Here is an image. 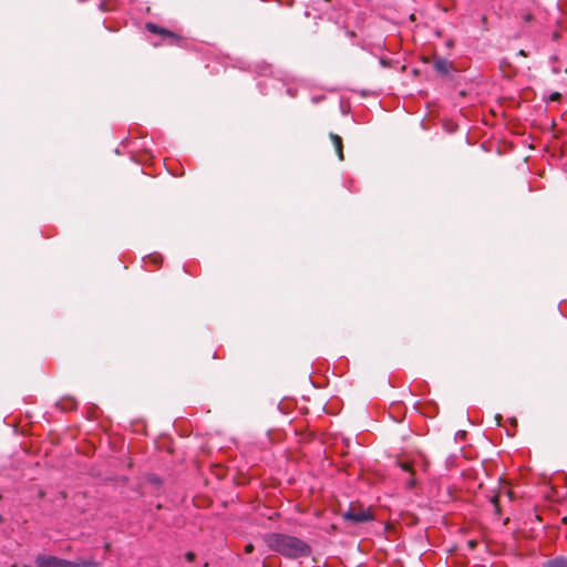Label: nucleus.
<instances>
[{"mask_svg":"<svg viewBox=\"0 0 567 567\" xmlns=\"http://www.w3.org/2000/svg\"><path fill=\"white\" fill-rule=\"evenodd\" d=\"M267 546L285 557L300 558L310 555V547L303 540L280 533H269L264 537Z\"/></svg>","mask_w":567,"mask_h":567,"instance_id":"nucleus-1","label":"nucleus"},{"mask_svg":"<svg viewBox=\"0 0 567 567\" xmlns=\"http://www.w3.org/2000/svg\"><path fill=\"white\" fill-rule=\"evenodd\" d=\"M344 519L351 520L355 524L368 522L372 519L369 512L364 509L350 508L343 514Z\"/></svg>","mask_w":567,"mask_h":567,"instance_id":"nucleus-2","label":"nucleus"},{"mask_svg":"<svg viewBox=\"0 0 567 567\" xmlns=\"http://www.w3.org/2000/svg\"><path fill=\"white\" fill-rule=\"evenodd\" d=\"M38 567H58V558L54 556L39 555L35 559Z\"/></svg>","mask_w":567,"mask_h":567,"instance_id":"nucleus-3","label":"nucleus"},{"mask_svg":"<svg viewBox=\"0 0 567 567\" xmlns=\"http://www.w3.org/2000/svg\"><path fill=\"white\" fill-rule=\"evenodd\" d=\"M331 141L334 145L336 152L338 154L339 159H343V151H342V140L337 134H330Z\"/></svg>","mask_w":567,"mask_h":567,"instance_id":"nucleus-4","label":"nucleus"},{"mask_svg":"<svg viewBox=\"0 0 567 567\" xmlns=\"http://www.w3.org/2000/svg\"><path fill=\"white\" fill-rule=\"evenodd\" d=\"M545 567H567V557L559 556L550 559L545 564Z\"/></svg>","mask_w":567,"mask_h":567,"instance_id":"nucleus-5","label":"nucleus"},{"mask_svg":"<svg viewBox=\"0 0 567 567\" xmlns=\"http://www.w3.org/2000/svg\"><path fill=\"white\" fill-rule=\"evenodd\" d=\"M146 28L148 31L153 32V33H158V34H164V35H172L171 32L164 30V29H161L158 28L156 24L154 23H147L146 24Z\"/></svg>","mask_w":567,"mask_h":567,"instance_id":"nucleus-6","label":"nucleus"},{"mask_svg":"<svg viewBox=\"0 0 567 567\" xmlns=\"http://www.w3.org/2000/svg\"><path fill=\"white\" fill-rule=\"evenodd\" d=\"M435 69L439 71V72H442V73H445L447 72V63L445 60H439L435 62Z\"/></svg>","mask_w":567,"mask_h":567,"instance_id":"nucleus-7","label":"nucleus"},{"mask_svg":"<svg viewBox=\"0 0 567 567\" xmlns=\"http://www.w3.org/2000/svg\"><path fill=\"white\" fill-rule=\"evenodd\" d=\"M73 566H74V564L72 561L58 558V567H73Z\"/></svg>","mask_w":567,"mask_h":567,"instance_id":"nucleus-8","label":"nucleus"},{"mask_svg":"<svg viewBox=\"0 0 567 567\" xmlns=\"http://www.w3.org/2000/svg\"><path fill=\"white\" fill-rule=\"evenodd\" d=\"M399 465H400V467L403 471L411 472V464L410 463H408V462H400Z\"/></svg>","mask_w":567,"mask_h":567,"instance_id":"nucleus-9","label":"nucleus"},{"mask_svg":"<svg viewBox=\"0 0 567 567\" xmlns=\"http://www.w3.org/2000/svg\"><path fill=\"white\" fill-rule=\"evenodd\" d=\"M150 261H153V262H158V260L161 259L159 256H148L147 258Z\"/></svg>","mask_w":567,"mask_h":567,"instance_id":"nucleus-10","label":"nucleus"},{"mask_svg":"<svg viewBox=\"0 0 567 567\" xmlns=\"http://www.w3.org/2000/svg\"><path fill=\"white\" fill-rule=\"evenodd\" d=\"M559 97H560V94H559V93H554V94H551V96H550V99H551L553 101H556V100H558Z\"/></svg>","mask_w":567,"mask_h":567,"instance_id":"nucleus-11","label":"nucleus"},{"mask_svg":"<svg viewBox=\"0 0 567 567\" xmlns=\"http://www.w3.org/2000/svg\"><path fill=\"white\" fill-rule=\"evenodd\" d=\"M186 557H187V559H188L189 561H192V560L194 559V554H193V553H188V554L186 555Z\"/></svg>","mask_w":567,"mask_h":567,"instance_id":"nucleus-12","label":"nucleus"},{"mask_svg":"<svg viewBox=\"0 0 567 567\" xmlns=\"http://www.w3.org/2000/svg\"><path fill=\"white\" fill-rule=\"evenodd\" d=\"M251 550H252V545L251 544L247 545L246 546V551L250 553Z\"/></svg>","mask_w":567,"mask_h":567,"instance_id":"nucleus-13","label":"nucleus"},{"mask_svg":"<svg viewBox=\"0 0 567 567\" xmlns=\"http://www.w3.org/2000/svg\"><path fill=\"white\" fill-rule=\"evenodd\" d=\"M493 503L495 504V506L497 507V496H494L493 497Z\"/></svg>","mask_w":567,"mask_h":567,"instance_id":"nucleus-14","label":"nucleus"},{"mask_svg":"<svg viewBox=\"0 0 567 567\" xmlns=\"http://www.w3.org/2000/svg\"><path fill=\"white\" fill-rule=\"evenodd\" d=\"M23 567H31V566L24 565Z\"/></svg>","mask_w":567,"mask_h":567,"instance_id":"nucleus-15","label":"nucleus"}]
</instances>
